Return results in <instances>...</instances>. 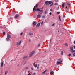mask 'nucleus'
Segmentation results:
<instances>
[{
  "mask_svg": "<svg viewBox=\"0 0 75 75\" xmlns=\"http://www.w3.org/2000/svg\"><path fill=\"white\" fill-rule=\"evenodd\" d=\"M11 38V36L8 34H7V38L6 39V41H9L10 40V39Z\"/></svg>",
  "mask_w": 75,
  "mask_h": 75,
  "instance_id": "1",
  "label": "nucleus"
},
{
  "mask_svg": "<svg viewBox=\"0 0 75 75\" xmlns=\"http://www.w3.org/2000/svg\"><path fill=\"white\" fill-rule=\"evenodd\" d=\"M35 53V51H33L29 55V57H31L33 54H34Z\"/></svg>",
  "mask_w": 75,
  "mask_h": 75,
  "instance_id": "2",
  "label": "nucleus"
},
{
  "mask_svg": "<svg viewBox=\"0 0 75 75\" xmlns=\"http://www.w3.org/2000/svg\"><path fill=\"white\" fill-rule=\"evenodd\" d=\"M21 41L18 42H17L16 44V45H17L18 46V45H20V44H21Z\"/></svg>",
  "mask_w": 75,
  "mask_h": 75,
  "instance_id": "3",
  "label": "nucleus"
},
{
  "mask_svg": "<svg viewBox=\"0 0 75 75\" xmlns=\"http://www.w3.org/2000/svg\"><path fill=\"white\" fill-rule=\"evenodd\" d=\"M40 24H41V23H38L36 25V27L37 28L39 27L40 26Z\"/></svg>",
  "mask_w": 75,
  "mask_h": 75,
  "instance_id": "4",
  "label": "nucleus"
},
{
  "mask_svg": "<svg viewBox=\"0 0 75 75\" xmlns=\"http://www.w3.org/2000/svg\"><path fill=\"white\" fill-rule=\"evenodd\" d=\"M36 6H35L34 8H33V11H34V8H35V7H36V8L38 7V4H37L36 5Z\"/></svg>",
  "mask_w": 75,
  "mask_h": 75,
  "instance_id": "5",
  "label": "nucleus"
},
{
  "mask_svg": "<svg viewBox=\"0 0 75 75\" xmlns=\"http://www.w3.org/2000/svg\"><path fill=\"white\" fill-rule=\"evenodd\" d=\"M61 61L59 62V61H57V65H59L61 62Z\"/></svg>",
  "mask_w": 75,
  "mask_h": 75,
  "instance_id": "6",
  "label": "nucleus"
},
{
  "mask_svg": "<svg viewBox=\"0 0 75 75\" xmlns=\"http://www.w3.org/2000/svg\"><path fill=\"white\" fill-rule=\"evenodd\" d=\"M38 11H40V12H43V10H40L39 8Z\"/></svg>",
  "mask_w": 75,
  "mask_h": 75,
  "instance_id": "7",
  "label": "nucleus"
},
{
  "mask_svg": "<svg viewBox=\"0 0 75 75\" xmlns=\"http://www.w3.org/2000/svg\"><path fill=\"white\" fill-rule=\"evenodd\" d=\"M46 71H47V70H45L44 72H43L42 74V75H43V74H44L45 72H46Z\"/></svg>",
  "mask_w": 75,
  "mask_h": 75,
  "instance_id": "8",
  "label": "nucleus"
},
{
  "mask_svg": "<svg viewBox=\"0 0 75 75\" xmlns=\"http://www.w3.org/2000/svg\"><path fill=\"white\" fill-rule=\"evenodd\" d=\"M19 16V15L18 14L16 15L15 16V18H17Z\"/></svg>",
  "mask_w": 75,
  "mask_h": 75,
  "instance_id": "9",
  "label": "nucleus"
},
{
  "mask_svg": "<svg viewBox=\"0 0 75 75\" xmlns=\"http://www.w3.org/2000/svg\"><path fill=\"white\" fill-rule=\"evenodd\" d=\"M48 3H49V2L48 1H46L45 2V4H46V5H47V4H48Z\"/></svg>",
  "mask_w": 75,
  "mask_h": 75,
  "instance_id": "10",
  "label": "nucleus"
},
{
  "mask_svg": "<svg viewBox=\"0 0 75 75\" xmlns=\"http://www.w3.org/2000/svg\"><path fill=\"white\" fill-rule=\"evenodd\" d=\"M74 48H73V47H70V50H71V51L73 50Z\"/></svg>",
  "mask_w": 75,
  "mask_h": 75,
  "instance_id": "11",
  "label": "nucleus"
},
{
  "mask_svg": "<svg viewBox=\"0 0 75 75\" xmlns=\"http://www.w3.org/2000/svg\"><path fill=\"white\" fill-rule=\"evenodd\" d=\"M63 54H64V52L62 51L61 52V55H62Z\"/></svg>",
  "mask_w": 75,
  "mask_h": 75,
  "instance_id": "12",
  "label": "nucleus"
},
{
  "mask_svg": "<svg viewBox=\"0 0 75 75\" xmlns=\"http://www.w3.org/2000/svg\"><path fill=\"white\" fill-rule=\"evenodd\" d=\"M37 17L38 18H40L41 17V15L39 14L37 16Z\"/></svg>",
  "mask_w": 75,
  "mask_h": 75,
  "instance_id": "13",
  "label": "nucleus"
},
{
  "mask_svg": "<svg viewBox=\"0 0 75 75\" xmlns=\"http://www.w3.org/2000/svg\"><path fill=\"white\" fill-rule=\"evenodd\" d=\"M53 71H51L50 72V74L51 75H52V74H53Z\"/></svg>",
  "mask_w": 75,
  "mask_h": 75,
  "instance_id": "14",
  "label": "nucleus"
},
{
  "mask_svg": "<svg viewBox=\"0 0 75 75\" xmlns=\"http://www.w3.org/2000/svg\"><path fill=\"white\" fill-rule=\"evenodd\" d=\"M65 6V4H63L62 5V7H64Z\"/></svg>",
  "mask_w": 75,
  "mask_h": 75,
  "instance_id": "15",
  "label": "nucleus"
},
{
  "mask_svg": "<svg viewBox=\"0 0 75 75\" xmlns=\"http://www.w3.org/2000/svg\"><path fill=\"white\" fill-rule=\"evenodd\" d=\"M33 24L34 25H36L37 24V22H35L33 23Z\"/></svg>",
  "mask_w": 75,
  "mask_h": 75,
  "instance_id": "16",
  "label": "nucleus"
},
{
  "mask_svg": "<svg viewBox=\"0 0 75 75\" xmlns=\"http://www.w3.org/2000/svg\"><path fill=\"white\" fill-rule=\"evenodd\" d=\"M3 63L2 62L1 64V67H3Z\"/></svg>",
  "mask_w": 75,
  "mask_h": 75,
  "instance_id": "17",
  "label": "nucleus"
},
{
  "mask_svg": "<svg viewBox=\"0 0 75 75\" xmlns=\"http://www.w3.org/2000/svg\"><path fill=\"white\" fill-rule=\"evenodd\" d=\"M45 14H47V13H48V12L47 11H45Z\"/></svg>",
  "mask_w": 75,
  "mask_h": 75,
  "instance_id": "18",
  "label": "nucleus"
},
{
  "mask_svg": "<svg viewBox=\"0 0 75 75\" xmlns=\"http://www.w3.org/2000/svg\"><path fill=\"white\" fill-rule=\"evenodd\" d=\"M29 35H33V34L32 33H29Z\"/></svg>",
  "mask_w": 75,
  "mask_h": 75,
  "instance_id": "19",
  "label": "nucleus"
},
{
  "mask_svg": "<svg viewBox=\"0 0 75 75\" xmlns=\"http://www.w3.org/2000/svg\"><path fill=\"white\" fill-rule=\"evenodd\" d=\"M39 9V8H38L37 9H35V11H37V10L38 11Z\"/></svg>",
  "mask_w": 75,
  "mask_h": 75,
  "instance_id": "20",
  "label": "nucleus"
},
{
  "mask_svg": "<svg viewBox=\"0 0 75 75\" xmlns=\"http://www.w3.org/2000/svg\"><path fill=\"white\" fill-rule=\"evenodd\" d=\"M51 3H52V1H49V4H50Z\"/></svg>",
  "mask_w": 75,
  "mask_h": 75,
  "instance_id": "21",
  "label": "nucleus"
},
{
  "mask_svg": "<svg viewBox=\"0 0 75 75\" xmlns=\"http://www.w3.org/2000/svg\"><path fill=\"white\" fill-rule=\"evenodd\" d=\"M37 66H38L37 64H36L35 66L34 67L35 68H37Z\"/></svg>",
  "mask_w": 75,
  "mask_h": 75,
  "instance_id": "22",
  "label": "nucleus"
},
{
  "mask_svg": "<svg viewBox=\"0 0 75 75\" xmlns=\"http://www.w3.org/2000/svg\"><path fill=\"white\" fill-rule=\"evenodd\" d=\"M65 46H66V47H68V44H67V43H65Z\"/></svg>",
  "mask_w": 75,
  "mask_h": 75,
  "instance_id": "23",
  "label": "nucleus"
},
{
  "mask_svg": "<svg viewBox=\"0 0 75 75\" xmlns=\"http://www.w3.org/2000/svg\"><path fill=\"white\" fill-rule=\"evenodd\" d=\"M8 72L7 71H6L5 72V75H7V73Z\"/></svg>",
  "mask_w": 75,
  "mask_h": 75,
  "instance_id": "24",
  "label": "nucleus"
},
{
  "mask_svg": "<svg viewBox=\"0 0 75 75\" xmlns=\"http://www.w3.org/2000/svg\"><path fill=\"white\" fill-rule=\"evenodd\" d=\"M71 52H75V50H73Z\"/></svg>",
  "mask_w": 75,
  "mask_h": 75,
  "instance_id": "25",
  "label": "nucleus"
},
{
  "mask_svg": "<svg viewBox=\"0 0 75 75\" xmlns=\"http://www.w3.org/2000/svg\"><path fill=\"white\" fill-rule=\"evenodd\" d=\"M59 19L60 21H61V17H59Z\"/></svg>",
  "mask_w": 75,
  "mask_h": 75,
  "instance_id": "26",
  "label": "nucleus"
},
{
  "mask_svg": "<svg viewBox=\"0 0 75 75\" xmlns=\"http://www.w3.org/2000/svg\"><path fill=\"white\" fill-rule=\"evenodd\" d=\"M32 75H35V73H33Z\"/></svg>",
  "mask_w": 75,
  "mask_h": 75,
  "instance_id": "27",
  "label": "nucleus"
},
{
  "mask_svg": "<svg viewBox=\"0 0 75 75\" xmlns=\"http://www.w3.org/2000/svg\"><path fill=\"white\" fill-rule=\"evenodd\" d=\"M53 4H54V3L53 2H52V4L50 5V6L51 7V6H52Z\"/></svg>",
  "mask_w": 75,
  "mask_h": 75,
  "instance_id": "28",
  "label": "nucleus"
},
{
  "mask_svg": "<svg viewBox=\"0 0 75 75\" xmlns=\"http://www.w3.org/2000/svg\"><path fill=\"white\" fill-rule=\"evenodd\" d=\"M27 58V56H24L23 57V58Z\"/></svg>",
  "mask_w": 75,
  "mask_h": 75,
  "instance_id": "29",
  "label": "nucleus"
},
{
  "mask_svg": "<svg viewBox=\"0 0 75 75\" xmlns=\"http://www.w3.org/2000/svg\"><path fill=\"white\" fill-rule=\"evenodd\" d=\"M35 62H34L33 63V65L34 67H35Z\"/></svg>",
  "mask_w": 75,
  "mask_h": 75,
  "instance_id": "30",
  "label": "nucleus"
},
{
  "mask_svg": "<svg viewBox=\"0 0 75 75\" xmlns=\"http://www.w3.org/2000/svg\"><path fill=\"white\" fill-rule=\"evenodd\" d=\"M67 5H68V6H69H69H70V4H68V3H67Z\"/></svg>",
  "mask_w": 75,
  "mask_h": 75,
  "instance_id": "31",
  "label": "nucleus"
},
{
  "mask_svg": "<svg viewBox=\"0 0 75 75\" xmlns=\"http://www.w3.org/2000/svg\"><path fill=\"white\" fill-rule=\"evenodd\" d=\"M55 1H56V2H58V0H55Z\"/></svg>",
  "mask_w": 75,
  "mask_h": 75,
  "instance_id": "32",
  "label": "nucleus"
},
{
  "mask_svg": "<svg viewBox=\"0 0 75 75\" xmlns=\"http://www.w3.org/2000/svg\"><path fill=\"white\" fill-rule=\"evenodd\" d=\"M55 5H58V3H55Z\"/></svg>",
  "mask_w": 75,
  "mask_h": 75,
  "instance_id": "33",
  "label": "nucleus"
},
{
  "mask_svg": "<svg viewBox=\"0 0 75 75\" xmlns=\"http://www.w3.org/2000/svg\"><path fill=\"white\" fill-rule=\"evenodd\" d=\"M31 39H29V42H31Z\"/></svg>",
  "mask_w": 75,
  "mask_h": 75,
  "instance_id": "34",
  "label": "nucleus"
},
{
  "mask_svg": "<svg viewBox=\"0 0 75 75\" xmlns=\"http://www.w3.org/2000/svg\"><path fill=\"white\" fill-rule=\"evenodd\" d=\"M27 75H31V74H30V73H28V74H27Z\"/></svg>",
  "mask_w": 75,
  "mask_h": 75,
  "instance_id": "35",
  "label": "nucleus"
},
{
  "mask_svg": "<svg viewBox=\"0 0 75 75\" xmlns=\"http://www.w3.org/2000/svg\"><path fill=\"white\" fill-rule=\"evenodd\" d=\"M3 34H4H4H5V32H3Z\"/></svg>",
  "mask_w": 75,
  "mask_h": 75,
  "instance_id": "36",
  "label": "nucleus"
},
{
  "mask_svg": "<svg viewBox=\"0 0 75 75\" xmlns=\"http://www.w3.org/2000/svg\"><path fill=\"white\" fill-rule=\"evenodd\" d=\"M57 14H60V12H57Z\"/></svg>",
  "mask_w": 75,
  "mask_h": 75,
  "instance_id": "37",
  "label": "nucleus"
},
{
  "mask_svg": "<svg viewBox=\"0 0 75 75\" xmlns=\"http://www.w3.org/2000/svg\"><path fill=\"white\" fill-rule=\"evenodd\" d=\"M22 34H23V32L21 33L20 35H22Z\"/></svg>",
  "mask_w": 75,
  "mask_h": 75,
  "instance_id": "38",
  "label": "nucleus"
},
{
  "mask_svg": "<svg viewBox=\"0 0 75 75\" xmlns=\"http://www.w3.org/2000/svg\"><path fill=\"white\" fill-rule=\"evenodd\" d=\"M51 39L50 40V43H51Z\"/></svg>",
  "mask_w": 75,
  "mask_h": 75,
  "instance_id": "39",
  "label": "nucleus"
},
{
  "mask_svg": "<svg viewBox=\"0 0 75 75\" xmlns=\"http://www.w3.org/2000/svg\"><path fill=\"white\" fill-rule=\"evenodd\" d=\"M39 69V66H38V68L37 69Z\"/></svg>",
  "mask_w": 75,
  "mask_h": 75,
  "instance_id": "40",
  "label": "nucleus"
},
{
  "mask_svg": "<svg viewBox=\"0 0 75 75\" xmlns=\"http://www.w3.org/2000/svg\"><path fill=\"white\" fill-rule=\"evenodd\" d=\"M73 56H75V53H74L73 54Z\"/></svg>",
  "mask_w": 75,
  "mask_h": 75,
  "instance_id": "41",
  "label": "nucleus"
},
{
  "mask_svg": "<svg viewBox=\"0 0 75 75\" xmlns=\"http://www.w3.org/2000/svg\"><path fill=\"white\" fill-rule=\"evenodd\" d=\"M26 62H25L24 63V64H23L24 65H25V64H26Z\"/></svg>",
  "mask_w": 75,
  "mask_h": 75,
  "instance_id": "42",
  "label": "nucleus"
},
{
  "mask_svg": "<svg viewBox=\"0 0 75 75\" xmlns=\"http://www.w3.org/2000/svg\"><path fill=\"white\" fill-rule=\"evenodd\" d=\"M43 8H44V7H42V8H40V9H43Z\"/></svg>",
  "mask_w": 75,
  "mask_h": 75,
  "instance_id": "43",
  "label": "nucleus"
},
{
  "mask_svg": "<svg viewBox=\"0 0 75 75\" xmlns=\"http://www.w3.org/2000/svg\"><path fill=\"white\" fill-rule=\"evenodd\" d=\"M55 25V23H54L52 25V26H54V25Z\"/></svg>",
  "mask_w": 75,
  "mask_h": 75,
  "instance_id": "44",
  "label": "nucleus"
},
{
  "mask_svg": "<svg viewBox=\"0 0 75 75\" xmlns=\"http://www.w3.org/2000/svg\"><path fill=\"white\" fill-rule=\"evenodd\" d=\"M71 55V54H70L68 55L69 57H70Z\"/></svg>",
  "mask_w": 75,
  "mask_h": 75,
  "instance_id": "45",
  "label": "nucleus"
},
{
  "mask_svg": "<svg viewBox=\"0 0 75 75\" xmlns=\"http://www.w3.org/2000/svg\"><path fill=\"white\" fill-rule=\"evenodd\" d=\"M51 14H52V13L51 12H50L49 13L50 15H51Z\"/></svg>",
  "mask_w": 75,
  "mask_h": 75,
  "instance_id": "46",
  "label": "nucleus"
},
{
  "mask_svg": "<svg viewBox=\"0 0 75 75\" xmlns=\"http://www.w3.org/2000/svg\"><path fill=\"white\" fill-rule=\"evenodd\" d=\"M41 24H43V21L42 22Z\"/></svg>",
  "mask_w": 75,
  "mask_h": 75,
  "instance_id": "47",
  "label": "nucleus"
},
{
  "mask_svg": "<svg viewBox=\"0 0 75 75\" xmlns=\"http://www.w3.org/2000/svg\"><path fill=\"white\" fill-rule=\"evenodd\" d=\"M31 69L32 70H33V68H31Z\"/></svg>",
  "mask_w": 75,
  "mask_h": 75,
  "instance_id": "48",
  "label": "nucleus"
},
{
  "mask_svg": "<svg viewBox=\"0 0 75 75\" xmlns=\"http://www.w3.org/2000/svg\"><path fill=\"white\" fill-rule=\"evenodd\" d=\"M52 9H50V11H52Z\"/></svg>",
  "mask_w": 75,
  "mask_h": 75,
  "instance_id": "49",
  "label": "nucleus"
},
{
  "mask_svg": "<svg viewBox=\"0 0 75 75\" xmlns=\"http://www.w3.org/2000/svg\"><path fill=\"white\" fill-rule=\"evenodd\" d=\"M63 17L65 18V15L63 16Z\"/></svg>",
  "mask_w": 75,
  "mask_h": 75,
  "instance_id": "50",
  "label": "nucleus"
},
{
  "mask_svg": "<svg viewBox=\"0 0 75 75\" xmlns=\"http://www.w3.org/2000/svg\"><path fill=\"white\" fill-rule=\"evenodd\" d=\"M28 67H26V68H25V69H28Z\"/></svg>",
  "mask_w": 75,
  "mask_h": 75,
  "instance_id": "51",
  "label": "nucleus"
},
{
  "mask_svg": "<svg viewBox=\"0 0 75 75\" xmlns=\"http://www.w3.org/2000/svg\"><path fill=\"white\" fill-rule=\"evenodd\" d=\"M40 44H39L38 45V47H40Z\"/></svg>",
  "mask_w": 75,
  "mask_h": 75,
  "instance_id": "52",
  "label": "nucleus"
},
{
  "mask_svg": "<svg viewBox=\"0 0 75 75\" xmlns=\"http://www.w3.org/2000/svg\"><path fill=\"white\" fill-rule=\"evenodd\" d=\"M29 72H30V71H28L27 73H29Z\"/></svg>",
  "mask_w": 75,
  "mask_h": 75,
  "instance_id": "53",
  "label": "nucleus"
},
{
  "mask_svg": "<svg viewBox=\"0 0 75 75\" xmlns=\"http://www.w3.org/2000/svg\"><path fill=\"white\" fill-rule=\"evenodd\" d=\"M18 67H19V66H20V64H18V65H17Z\"/></svg>",
  "mask_w": 75,
  "mask_h": 75,
  "instance_id": "54",
  "label": "nucleus"
},
{
  "mask_svg": "<svg viewBox=\"0 0 75 75\" xmlns=\"http://www.w3.org/2000/svg\"><path fill=\"white\" fill-rule=\"evenodd\" d=\"M74 49H75V46H74Z\"/></svg>",
  "mask_w": 75,
  "mask_h": 75,
  "instance_id": "55",
  "label": "nucleus"
},
{
  "mask_svg": "<svg viewBox=\"0 0 75 75\" xmlns=\"http://www.w3.org/2000/svg\"><path fill=\"white\" fill-rule=\"evenodd\" d=\"M59 9V7H58V9H57V10H58Z\"/></svg>",
  "mask_w": 75,
  "mask_h": 75,
  "instance_id": "56",
  "label": "nucleus"
},
{
  "mask_svg": "<svg viewBox=\"0 0 75 75\" xmlns=\"http://www.w3.org/2000/svg\"><path fill=\"white\" fill-rule=\"evenodd\" d=\"M74 44H75V41H74Z\"/></svg>",
  "mask_w": 75,
  "mask_h": 75,
  "instance_id": "57",
  "label": "nucleus"
},
{
  "mask_svg": "<svg viewBox=\"0 0 75 75\" xmlns=\"http://www.w3.org/2000/svg\"><path fill=\"white\" fill-rule=\"evenodd\" d=\"M67 8V7H66V8Z\"/></svg>",
  "mask_w": 75,
  "mask_h": 75,
  "instance_id": "58",
  "label": "nucleus"
},
{
  "mask_svg": "<svg viewBox=\"0 0 75 75\" xmlns=\"http://www.w3.org/2000/svg\"><path fill=\"white\" fill-rule=\"evenodd\" d=\"M58 32H59V31H58Z\"/></svg>",
  "mask_w": 75,
  "mask_h": 75,
  "instance_id": "59",
  "label": "nucleus"
},
{
  "mask_svg": "<svg viewBox=\"0 0 75 75\" xmlns=\"http://www.w3.org/2000/svg\"><path fill=\"white\" fill-rule=\"evenodd\" d=\"M58 61H59V59H58Z\"/></svg>",
  "mask_w": 75,
  "mask_h": 75,
  "instance_id": "60",
  "label": "nucleus"
},
{
  "mask_svg": "<svg viewBox=\"0 0 75 75\" xmlns=\"http://www.w3.org/2000/svg\"><path fill=\"white\" fill-rule=\"evenodd\" d=\"M60 60H61V59H60Z\"/></svg>",
  "mask_w": 75,
  "mask_h": 75,
  "instance_id": "61",
  "label": "nucleus"
}]
</instances>
